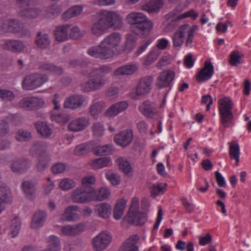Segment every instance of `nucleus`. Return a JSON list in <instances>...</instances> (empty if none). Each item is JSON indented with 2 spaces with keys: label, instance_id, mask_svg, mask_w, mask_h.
<instances>
[{
  "label": "nucleus",
  "instance_id": "obj_42",
  "mask_svg": "<svg viewBox=\"0 0 251 251\" xmlns=\"http://www.w3.org/2000/svg\"><path fill=\"white\" fill-rule=\"evenodd\" d=\"M116 162L118 163L119 169L122 171L125 175H129L132 172L130 163L126 158H118Z\"/></svg>",
  "mask_w": 251,
  "mask_h": 251
},
{
  "label": "nucleus",
  "instance_id": "obj_61",
  "mask_svg": "<svg viewBox=\"0 0 251 251\" xmlns=\"http://www.w3.org/2000/svg\"><path fill=\"white\" fill-rule=\"evenodd\" d=\"M136 128L140 134L145 135L149 128V124L145 121L141 120L136 124Z\"/></svg>",
  "mask_w": 251,
  "mask_h": 251
},
{
  "label": "nucleus",
  "instance_id": "obj_43",
  "mask_svg": "<svg viewBox=\"0 0 251 251\" xmlns=\"http://www.w3.org/2000/svg\"><path fill=\"white\" fill-rule=\"evenodd\" d=\"M126 203V201L124 199L117 202L113 211V217L116 220H119L123 216Z\"/></svg>",
  "mask_w": 251,
  "mask_h": 251
},
{
  "label": "nucleus",
  "instance_id": "obj_47",
  "mask_svg": "<svg viewBox=\"0 0 251 251\" xmlns=\"http://www.w3.org/2000/svg\"><path fill=\"white\" fill-rule=\"evenodd\" d=\"M105 106V102L103 101H97L94 103L90 108L91 115L95 119L98 118V114L101 113L102 109Z\"/></svg>",
  "mask_w": 251,
  "mask_h": 251
},
{
  "label": "nucleus",
  "instance_id": "obj_9",
  "mask_svg": "<svg viewBox=\"0 0 251 251\" xmlns=\"http://www.w3.org/2000/svg\"><path fill=\"white\" fill-rule=\"evenodd\" d=\"M45 104L43 99L35 97H26L22 99L18 105L27 110H36L41 108Z\"/></svg>",
  "mask_w": 251,
  "mask_h": 251
},
{
  "label": "nucleus",
  "instance_id": "obj_54",
  "mask_svg": "<svg viewBox=\"0 0 251 251\" xmlns=\"http://www.w3.org/2000/svg\"><path fill=\"white\" fill-rule=\"evenodd\" d=\"M75 182L73 180L65 178L61 181L59 187L63 190H68L75 187Z\"/></svg>",
  "mask_w": 251,
  "mask_h": 251
},
{
  "label": "nucleus",
  "instance_id": "obj_44",
  "mask_svg": "<svg viewBox=\"0 0 251 251\" xmlns=\"http://www.w3.org/2000/svg\"><path fill=\"white\" fill-rule=\"evenodd\" d=\"M244 57V54L241 52L233 50L230 54L229 62L231 66H237L241 63V60Z\"/></svg>",
  "mask_w": 251,
  "mask_h": 251
},
{
  "label": "nucleus",
  "instance_id": "obj_36",
  "mask_svg": "<svg viewBox=\"0 0 251 251\" xmlns=\"http://www.w3.org/2000/svg\"><path fill=\"white\" fill-rule=\"evenodd\" d=\"M83 9V7L81 5L74 6L63 13L62 15V18L64 21H67L79 15L82 12Z\"/></svg>",
  "mask_w": 251,
  "mask_h": 251
},
{
  "label": "nucleus",
  "instance_id": "obj_57",
  "mask_svg": "<svg viewBox=\"0 0 251 251\" xmlns=\"http://www.w3.org/2000/svg\"><path fill=\"white\" fill-rule=\"evenodd\" d=\"M166 183H160L157 185H153L151 187V196L155 197L160 194H163L164 190L167 186Z\"/></svg>",
  "mask_w": 251,
  "mask_h": 251
},
{
  "label": "nucleus",
  "instance_id": "obj_45",
  "mask_svg": "<svg viewBox=\"0 0 251 251\" xmlns=\"http://www.w3.org/2000/svg\"><path fill=\"white\" fill-rule=\"evenodd\" d=\"M50 251H60V241L58 237L51 235L48 241V248Z\"/></svg>",
  "mask_w": 251,
  "mask_h": 251
},
{
  "label": "nucleus",
  "instance_id": "obj_64",
  "mask_svg": "<svg viewBox=\"0 0 251 251\" xmlns=\"http://www.w3.org/2000/svg\"><path fill=\"white\" fill-rule=\"evenodd\" d=\"M152 40L151 39H147L144 40L142 45L139 48L137 49V51L135 52V54L137 56L140 55L143 52H144L147 49L148 46L151 43Z\"/></svg>",
  "mask_w": 251,
  "mask_h": 251
},
{
  "label": "nucleus",
  "instance_id": "obj_2",
  "mask_svg": "<svg viewBox=\"0 0 251 251\" xmlns=\"http://www.w3.org/2000/svg\"><path fill=\"white\" fill-rule=\"evenodd\" d=\"M121 36L117 32H113L107 36L99 46H92L87 51L91 56L100 59H108L113 57L116 48L120 45Z\"/></svg>",
  "mask_w": 251,
  "mask_h": 251
},
{
  "label": "nucleus",
  "instance_id": "obj_6",
  "mask_svg": "<svg viewBox=\"0 0 251 251\" xmlns=\"http://www.w3.org/2000/svg\"><path fill=\"white\" fill-rule=\"evenodd\" d=\"M233 103L230 100L225 99L219 104L220 123L226 129L233 125V114L232 111Z\"/></svg>",
  "mask_w": 251,
  "mask_h": 251
},
{
  "label": "nucleus",
  "instance_id": "obj_49",
  "mask_svg": "<svg viewBox=\"0 0 251 251\" xmlns=\"http://www.w3.org/2000/svg\"><path fill=\"white\" fill-rule=\"evenodd\" d=\"M110 192L106 188L102 187L97 193L95 191V200L97 201H102L107 199L110 196Z\"/></svg>",
  "mask_w": 251,
  "mask_h": 251
},
{
  "label": "nucleus",
  "instance_id": "obj_34",
  "mask_svg": "<svg viewBox=\"0 0 251 251\" xmlns=\"http://www.w3.org/2000/svg\"><path fill=\"white\" fill-rule=\"evenodd\" d=\"M47 146L45 142L38 141L31 147L30 152L33 156L43 157L46 151Z\"/></svg>",
  "mask_w": 251,
  "mask_h": 251
},
{
  "label": "nucleus",
  "instance_id": "obj_46",
  "mask_svg": "<svg viewBox=\"0 0 251 251\" xmlns=\"http://www.w3.org/2000/svg\"><path fill=\"white\" fill-rule=\"evenodd\" d=\"M77 206L74 205L67 208L63 215L65 220L68 221H71L78 218V214L75 212L77 210Z\"/></svg>",
  "mask_w": 251,
  "mask_h": 251
},
{
  "label": "nucleus",
  "instance_id": "obj_51",
  "mask_svg": "<svg viewBox=\"0 0 251 251\" xmlns=\"http://www.w3.org/2000/svg\"><path fill=\"white\" fill-rule=\"evenodd\" d=\"M21 220L19 217H16L12 220L10 229L12 237H15L18 234L21 228Z\"/></svg>",
  "mask_w": 251,
  "mask_h": 251
},
{
  "label": "nucleus",
  "instance_id": "obj_52",
  "mask_svg": "<svg viewBox=\"0 0 251 251\" xmlns=\"http://www.w3.org/2000/svg\"><path fill=\"white\" fill-rule=\"evenodd\" d=\"M15 97L13 92L9 90L0 89V99L7 102L13 100Z\"/></svg>",
  "mask_w": 251,
  "mask_h": 251
},
{
  "label": "nucleus",
  "instance_id": "obj_30",
  "mask_svg": "<svg viewBox=\"0 0 251 251\" xmlns=\"http://www.w3.org/2000/svg\"><path fill=\"white\" fill-rule=\"evenodd\" d=\"M94 210L99 217L106 219L111 214V208L109 204L103 202L96 205Z\"/></svg>",
  "mask_w": 251,
  "mask_h": 251
},
{
  "label": "nucleus",
  "instance_id": "obj_8",
  "mask_svg": "<svg viewBox=\"0 0 251 251\" xmlns=\"http://www.w3.org/2000/svg\"><path fill=\"white\" fill-rule=\"evenodd\" d=\"M95 189L88 188L78 187L72 192V200L78 203H86L94 199Z\"/></svg>",
  "mask_w": 251,
  "mask_h": 251
},
{
  "label": "nucleus",
  "instance_id": "obj_19",
  "mask_svg": "<svg viewBox=\"0 0 251 251\" xmlns=\"http://www.w3.org/2000/svg\"><path fill=\"white\" fill-rule=\"evenodd\" d=\"M128 106V103L126 101H121L113 104L106 111L105 115L106 117H115L124 111Z\"/></svg>",
  "mask_w": 251,
  "mask_h": 251
},
{
  "label": "nucleus",
  "instance_id": "obj_21",
  "mask_svg": "<svg viewBox=\"0 0 251 251\" xmlns=\"http://www.w3.org/2000/svg\"><path fill=\"white\" fill-rule=\"evenodd\" d=\"M36 183L29 180L24 181L21 184V188L26 198L32 200L35 197L36 191Z\"/></svg>",
  "mask_w": 251,
  "mask_h": 251
},
{
  "label": "nucleus",
  "instance_id": "obj_60",
  "mask_svg": "<svg viewBox=\"0 0 251 251\" xmlns=\"http://www.w3.org/2000/svg\"><path fill=\"white\" fill-rule=\"evenodd\" d=\"M92 130L94 136L100 137L103 134L104 128L101 123H96L93 125Z\"/></svg>",
  "mask_w": 251,
  "mask_h": 251
},
{
  "label": "nucleus",
  "instance_id": "obj_4",
  "mask_svg": "<svg viewBox=\"0 0 251 251\" xmlns=\"http://www.w3.org/2000/svg\"><path fill=\"white\" fill-rule=\"evenodd\" d=\"M126 20L131 25V31L144 38L150 33L153 24L146 15L141 12H131L126 16Z\"/></svg>",
  "mask_w": 251,
  "mask_h": 251
},
{
  "label": "nucleus",
  "instance_id": "obj_62",
  "mask_svg": "<svg viewBox=\"0 0 251 251\" xmlns=\"http://www.w3.org/2000/svg\"><path fill=\"white\" fill-rule=\"evenodd\" d=\"M46 11V16L48 17L56 16L60 12V8L57 4H52L47 8Z\"/></svg>",
  "mask_w": 251,
  "mask_h": 251
},
{
  "label": "nucleus",
  "instance_id": "obj_38",
  "mask_svg": "<svg viewBox=\"0 0 251 251\" xmlns=\"http://www.w3.org/2000/svg\"><path fill=\"white\" fill-rule=\"evenodd\" d=\"M111 165L112 161L110 158H97L93 160L90 164L93 169H100Z\"/></svg>",
  "mask_w": 251,
  "mask_h": 251
},
{
  "label": "nucleus",
  "instance_id": "obj_41",
  "mask_svg": "<svg viewBox=\"0 0 251 251\" xmlns=\"http://www.w3.org/2000/svg\"><path fill=\"white\" fill-rule=\"evenodd\" d=\"M160 53V51L158 49H152L143 58V64L147 66L151 65L158 58Z\"/></svg>",
  "mask_w": 251,
  "mask_h": 251
},
{
  "label": "nucleus",
  "instance_id": "obj_40",
  "mask_svg": "<svg viewBox=\"0 0 251 251\" xmlns=\"http://www.w3.org/2000/svg\"><path fill=\"white\" fill-rule=\"evenodd\" d=\"M113 147L110 144L105 145L96 148L94 144V147L93 150L94 154L98 156L108 155L112 153L113 151Z\"/></svg>",
  "mask_w": 251,
  "mask_h": 251
},
{
  "label": "nucleus",
  "instance_id": "obj_1",
  "mask_svg": "<svg viewBox=\"0 0 251 251\" xmlns=\"http://www.w3.org/2000/svg\"><path fill=\"white\" fill-rule=\"evenodd\" d=\"M97 15L98 19L94 21L91 28L95 35L101 36L110 28L119 29L122 26V20L114 11L102 10L98 12Z\"/></svg>",
  "mask_w": 251,
  "mask_h": 251
},
{
  "label": "nucleus",
  "instance_id": "obj_15",
  "mask_svg": "<svg viewBox=\"0 0 251 251\" xmlns=\"http://www.w3.org/2000/svg\"><path fill=\"white\" fill-rule=\"evenodd\" d=\"M90 124V120L85 117H81L72 121L68 129L72 131H80L85 129Z\"/></svg>",
  "mask_w": 251,
  "mask_h": 251
},
{
  "label": "nucleus",
  "instance_id": "obj_58",
  "mask_svg": "<svg viewBox=\"0 0 251 251\" xmlns=\"http://www.w3.org/2000/svg\"><path fill=\"white\" fill-rule=\"evenodd\" d=\"M0 201L4 203H8L11 201V194L8 189L0 188Z\"/></svg>",
  "mask_w": 251,
  "mask_h": 251
},
{
  "label": "nucleus",
  "instance_id": "obj_17",
  "mask_svg": "<svg viewBox=\"0 0 251 251\" xmlns=\"http://www.w3.org/2000/svg\"><path fill=\"white\" fill-rule=\"evenodd\" d=\"M30 167V162L26 158H18L10 165L11 171L15 173L21 174L25 172Z\"/></svg>",
  "mask_w": 251,
  "mask_h": 251
},
{
  "label": "nucleus",
  "instance_id": "obj_33",
  "mask_svg": "<svg viewBox=\"0 0 251 251\" xmlns=\"http://www.w3.org/2000/svg\"><path fill=\"white\" fill-rule=\"evenodd\" d=\"M184 25L180 26L172 37L173 46L175 48L180 47L184 42L185 36Z\"/></svg>",
  "mask_w": 251,
  "mask_h": 251
},
{
  "label": "nucleus",
  "instance_id": "obj_63",
  "mask_svg": "<svg viewBox=\"0 0 251 251\" xmlns=\"http://www.w3.org/2000/svg\"><path fill=\"white\" fill-rule=\"evenodd\" d=\"M9 131L8 123L4 119H0V137L4 136Z\"/></svg>",
  "mask_w": 251,
  "mask_h": 251
},
{
  "label": "nucleus",
  "instance_id": "obj_26",
  "mask_svg": "<svg viewBox=\"0 0 251 251\" xmlns=\"http://www.w3.org/2000/svg\"><path fill=\"white\" fill-rule=\"evenodd\" d=\"M140 110L145 117L149 118L154 119L156 114V110L154 107V104L149 101L143 102L140 107Z\"/></svg>",
  "mask_w": 251,
  "mask_h": 251
},
{
  "label": "nucleus",
  "instance_id": "obj_7",
  "mask_svg": "<svg viewBox=\"0 0 251 251\" xmlns=\"http://www.w3.org/2000/svg\"><path fill=\"white\" fill-rule=\"evenodd\" d=\"M48 80V76L45 75L32 74L24 78L22 82V88L25 90H32L41 87Z\"/></svg>",
  "mask_w": 251,
  "mask_h": 251
},
{
  "label": "nucleus",
  "instance_id": "obj_14",
  "mask_svg": "<svg viewBox=\"0 0 251 251\" xmlns=\"http://www.w3.org/2000/svg\"><path fill=\"white\" fill-rule=\"evenodd\" d=\"M214 66L210 62L206 61L204 66L196 75V80L199 82H205L211 78L214 75Z\"/></svg>",
  "mask_w": 251,
  "mask_h": 251
},
{
  "label": "nucleus",
  "instance_id": "obj_28",
  "mask_svg": "<svg viewBox=\"0 0 251 251\" xmlns=\"http://www.w3.org/2000/svg\"><path fill=\"white\" fill-rule=\"evenodd\" d=\"M35 43L37 48L41 49L47 48L50 44L49 35L47 33L38 32L35 38Z\"/></svg>",
  "mask_w": 251,
  "mask_h": 251
},
{
  "label": "nucleus",
  "instance_id": "obj_56",
  "mask_svg": "<svg viewBox=\"0 0 251 251\" xmlns=\"http://www.w3.org/2000/svg\"><path fill=\"white\" fill-rule=\"evenodd\" d=\"M95 181L96 179L94 176H85L81 179L82 186L80 187L85 188L86 189H88V188L94 189L91 185L94 184Z\"/></svg>",
  "mask_w": 251,
  "mask_h": 251
},
{
  "label": "nucleus",
  "instance_id": "obj_3",
  "mask_svg": "<svg viewBox=\"0 0 251 251\" xmlns=\"http://www.w3.org/2000/svg\"><path fill=\"white\" fill-rule=\"evenodd\" d=\"M110 72L109 67L101 66L91 69L89 73L82 72L84 75H88L89 80L81 83V88L84 92H91L100 89L106 83L104 76Z\"/></svg>",
  "mask_w": 251,
  "mask_h": 251
},
{
  "label": "nucleus",
  "instance_id": "obj_59",
  "mask_svg": "<svg viewBox=\"0 0 251 251\" xmlns=\"http://www.w3.org/2000/svg\"><path fill=\"white\" fill-rule=\"evenodd\" d=\"M50 165V160L48 158H41L36 165L38 172H41L47 169Z\"/></svg>",
  "mask_w": 251,
  "mask_h": 251
},
{
  "label": "nucleus",
  "instance_id": "obj_31",
  "mask_svg": "<svg viewBox=\"0 0 251 251\" xmlns=\"http://www.w3.org/2000/svg\"><path fill=\"white\" fill-rule=\"evenodd\" d=\"M34 126L37 132L44 137H49L52 134V129L45 122L38 121L34 124Z\"/></svg>",
  "mask_w": 251,
  "mask_h": 251
},
{
  "label": "nucleus",
  "instance_id": "obj_53",
  "mask_svg": "<svg viewBox=\"0 0 251 251\" xmlns=\"http://www.w3.org/2000/svg\"><path fill=\"white\" fill-rule=\"evenodd\" d=\"M31 137V133L28 130L20 129L16 135V138L19 141H26Z\"/></svg>",
  "mask_w": 251,
  "mask_h": 251
},
{
  "label": "nucleus",
  "instance_id": "obj_12",
  "mask_svg": "<svg viewBox=\"0 0 251 251\" xmlns=\"http://www.w3.org/2000/svg\"><path fill=\"white\" fill-rule=\"evenodd\" d=\"M111 237L106 232H102L93 240L94 248L96 251H101L105 249L110 244Z\"/></svg>",
  "mask_w": 251,
  "mask_h": 251
},
{
  "label": "nucleus",
  "instance_id": "obj_39",
  "mask_svg": "<svg viewBox=\"0 0 251 251\" xmlns=\"http://www.w3.org/2000/svg\"><path fill=\"white\" fill-rule=\"evenodd\" d=\"M46 213L42 211H38L36 212L33 217L31 227L32 228H37L42 226L46 219Z\"/></svg>",
  "mask_w": 251,
  "mask_h": 251
},
{
  "label": "nucleus",
  "instance_id": "obj_20",
  "mask_svg": "<svg viewBox=\"0 0 251 251\" xmlns=\"http://www.w3.org/2000/svg\"><path fill=\"white\" fill-rule=\"evenodd\" d=\"M19 15L21 17L29 19L42 18L45 16L42 10L37 8H25L21 9L19 12Z\"/></svg>",
  "mask_w": 251,
  "mask_h": 251
},
{
  "label": "nucleus",
  "instance_id": "obj_22",
  "mask_svg": "<svg viewBox=\"0 0 251 251\" xmlns=\"http://www.w3.org/2000/svg\"><path fill=\"white\" fill-rule=\"evenodd\" d=\"M138 66L136 63H128L118 67L114 72L116 76L130 75L134 74L138 70Z\"/></svg>",
  "mask_w": 251,
  "mask_h": 251
},
{
  "label": "nucleus",
  "instance_id": "obj_5",
  "mask_svg": "<svg viewBox=\"0 0 251 251\" xmlns=\"http://www.w3.org/2000/svg\"><path fill=\"white\" fill-rule=\"evenodd\" d=\"M0 29L5 33H14L18 37L30 36L29 30L24 27L23 23L15 19L0 18Z\"/></svg>",
  "mask_w": 251,
  "mask_h": 251
},
{
  "label": "nucleus",
  "instance_id": "obj_13",
  "mask_svg": "<svg viewBox=\"0 0 251 251\" xmlns=\"http://www.w3.org/2000/svg\"><path fill=\"white\" fill-rule=\"evenodd\" d=\"M133 134L131 129H126L120 131L114 136V140L116 144L122 147H126L132 142Z\"/></svg>",
  "mask_w": 251,
  "mask_h": 251
},
{
  "label": "nucleus",
  "instance_id": "obj_50",
  "mask_svg": "<svg viewBox=\"0 0 251 251\" xmlns=\"http://www.w3.org/2000/svg\"><path fill=\"white\" fill-rule=\"evenodd\" d=\"M50 119L52 122L62 124L68 121V117L66 114L52 112L50 114Z\"/></svg>",
  "mask_w": 251,
  "mask_h": 251
},
{
  "label": "nucleus",
  "instance_id": "obj_24",
  "mask_svg": "<svg viewBox=\"0 0 251 251\" xmlns=\"http://www.w3.org/2000/svg\"><path fill=\"white\" fill-rule=\"evenodd\" d=\"M70 25L68 24L61 25L56 27L54 31L55 38L59 42H64L68 38V32Z\"/></svg>",
  "mask_w": 251,
  "mask_h": 251
},
{
  "label": "nucleus",
  "instance_id": "obj_10",
  "mask_svg": "<svg viewBox=\"0 0 251 251\" xmlns=\"http://www.w3.org/2000/svg\"><path fill=\"white\" fill-rule=\"evenodd\" d=\"M175 76V73L170 70L161 72L157 79L156 86L159 89L168 87L170 90L173 86Z\"/></svg>",
  "mask_w": 251,
  "mask_h": 251
},
{
  "label": "nucleus",
  "instance_id": "obj_32",
  "mask_svg": "<svg viewBox=\"0 0 251 251\" xmlns=\"http://www.w3.org/2000/svg\"><path fill=\"white\" fill-rule=\"evenodd\" d=\"M184 28L185 35H187L185 45L187 47L192 48L193 47V42L194 37V33L198 29V26L196 25L191 26L189 24H185Z\"/></svg>",
  "mask_w": 251,
  "mask_h": 251
},
{
  "label": "nucleus",
  "instance_id": "obj_18",
  "mask_svg": "<svg viewBox=\"0 0 251 251\" xmlns=\"http://www.w3.org/2000/svg\"><path fill=\"white\" fill-rule=\"evenodd\" d=\"M85 98L81 95H74L67 98L64 102V107L70 109H76L81 106Z\"/></svg>",
  "mask_w": 251,
  "mask_h": 251
},
{
  "label": "nucleus",
  "instance_id": "obj_37",
  "mask_svg": "<svg viewBox=\"0 0 251 251\" xmlns=\"http://www.w3.org/2000/svg\"><path fill=\"white\" fill-rule=\"evenodd\" d=\"M39 68L42 70L47 71L55 75H60L63 72V68L50 63H42L40 64Z\"/></svg>",
  "mask_w": 251,
  "mask_h": 251
},
{
  "label": "nucleus",
  "instance_id": "obj_35",
  "mask_svg": "<svg viewBox=\"0 0 251 251\" xmlns=\"http://www.w3.org/2000/svg\"><path fill=\"white\" fill-rule=\"evenodd\" d=\"M162 0H154L150 1L142 5V9L149 13L157 12L162 7Z\"/></svg>",
  "mask_w": 251,
  "mask_h": 251
},
{
  "label": "nucleus",
  "instance_id": "obj_11",
  "mask_svg": "<svg viewBox=\"0 0 251 251\" xmlns=\"http://www.w3.org/2000/svg\"><path fill=\"white\" fill-rule=\"evenodd\" d=\"M153 80V78L151 75H147L141 78L136 86V95L143 96L149 94L152 89Z\"/></svg>",
  "mask_w": 251,
  "mask_h": 251
},
{
  "label": "nucleus",
  "instance_id": "obj_29",
  "mask_svg": "<svg viewBox=\"0 0 251 251\" xmlns=\"http://www.w3.org/2000/svg\"><path fill=\"white\" fill-rule=\"evenodd\" d=\"M94 147V141H93L81 144L76 146L74 150V153L77 156L82 155L91 151H93Z\"/></svg>",
  "mask_w": 251,
  "mask_h": 251
},
{
  "label": "nucleus",
  "instance_id": "obj_23",
  "mask_svg": "<svg viewBox=\"0 0 251 251\" xmlns=\"http://www.w3.org/2000/svg\"><path fill=\"white\" fill-rule=\"evenodd\" d=\"M139 239L137 235L129 236L122 245L120 251H138L137 242Z\"/></svg>",
  "mask_w": 251,
  "mask_h": 251
},
{
  "label": "nucleus",
  "instance_id": "obj_48",
  "mask_svg": "<svg viewBox=\"0 0 251 251\" xmlns=\"http://www.w3.org/2000/svg\"><path fill=\"white\" fill-rule=\"evenodd\" d=\"M105 176L106 179L108 180L113 185H118L121 181L120 176L115 173L111 170H107L105 173Z\"/></svg>",
  "mask_w": 251,
  "mask_h": 251
},
{
  "label": "nucleus",
  "instance_id": "obj_27",
  "mask_svg": "<svg viewBox=\"0 0 251 251\" xmlns=\"http://www.w3.org/2000/svg\"><path fill=\"white\" fill-rule=\"evenodd\" d=\"M199 14L194 9H191L187 11H186L179 15H176L174 13H170L168 15V19L171 18L172 20H181L187 18H190L192 20H196Z\"/></svg>",
  "mask_w": 251,
  "mask_h": 251
},
{
  "label": "nucleus",
  "instance_id": "obj_25",
  "mask_svg": "<svg viewBox=\"0 0 251 251\" xmlns=\"http://www.w3.org/2000/svg\"><path fill=\"white\" fill-rule=\"evenodd\" d=\"M127 216L128 218V222L136 226L143 225L146 222L147 218L145 213H140L138 211L127 215Z\"/></svg>",
  "mask_w": 251,
  "mask_h": 251
},
{
  "label": "nucleus",
  "instance_id": "obj_55",
  "mask_svg": "<svg viewBox=\"0 0 251 251\" xmlns=\"http://www.w3.org/2000/svg\"><path fill=\"white\" fill-rule=\"evenodd\" d=\"M137 38L135 36L132 34H127L126 36V41L125 44L126 50L129 52L134 47L135 43L136 42Z\"/></svg>",
  "mask_w": 251,
  "mask_h": 251
},
{
  "label": "nucleus",
  "instance_id": "obj_16",
  "mask_svg": "<svg viewBox=\"0 0 251 251\" xmlns=\"http://www.w3.org/2000/svg\"><path fill=\"white\" fill-rule=\"evenodd\" d=\"M0 45L3 49L14 52H21L25 48L24 44L17 40L7 39L3 40L1 42Z\"/></svg>",
  "mask_w": 251,
  "mask_h": 251
}]
</instances>
